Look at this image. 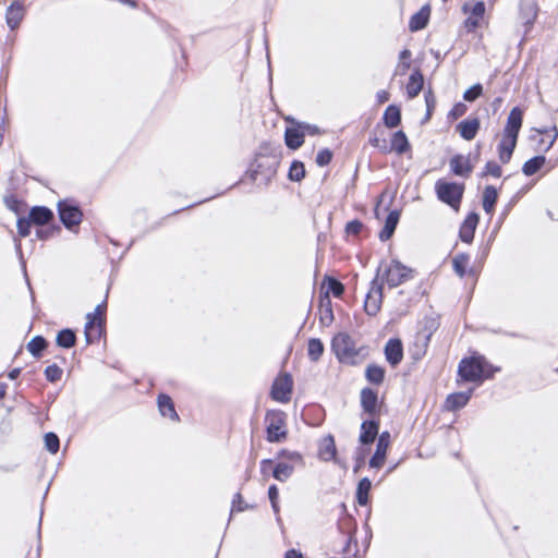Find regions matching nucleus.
<instances>
[{
	"label": "nucleus",
	"mask_w": 558,
	"mask_h": 558,
	"mask_svg": "<svg viewBox=\"0 0 558 558\" xmlns=\"http://www.w3.org/2000/svg\"><path fill=\"white\" fill-rule=\"evenodd\" d=\"M523 122V111L519 107L511 109L506 126L504 129L502 138L498 145V155L502 163L509 162L513 150L517 146L518 135Z\"/></svg>",
	"instance_id": "obj_1"
},
{
	"label": "nucleus",
	"mask_w": 558,
	"mask_h": 558,
	"mask_svg": "<svg viewBox=\"0 0 558 558\" xmlns=\"http://www.w3.org/2000/svg\"><path fill=\"white\" fill-rule=\"evenodd\" d=\"M498 371L499 368H494L483 356H472L461 360L458 374L465 381L482 383Z\"/></svg>",
	"instance_id": "obj_2"
},
{
	"label": "nucleus",
	"mask_w": 558,
	"mask_h": 558,
	"mask_svg": "<svg viewBox=\"0 0 558 558\" xmlns=\"http://www.w3.org/2000/svg\"><path fill=\"white\" fill-rule=\"evenodd\" d=\"M412 272L413 270L411 268L397 259H392L389 263L381 262L379 264L375 279L383 284L386 282L389 288H396L410 280L413 277Z\"/></svg>",
	"instance_id": "obj_3"
},
{
	"label": "nucleus",
	"mask_w": 558,
	"mask_h": 558,
	"mask_svg": "<svg viewBox=\"0 0 558 558\" xmlns=\"http://www.w3.org/2000/svg\"><path fill=\"white\" fill-rule=\"evenodd\" d=\"M332 351L338 360L347 364H356L360 356V349L355 347L352 338L347 333H338L331 342Z\"/></svg>",
	"instance_id": "obj_4"
},
{
	"label": "nucleus",
	"mask_w": 558,
	"mask_h": 558,
	"mask_svg": "<svg viewBox=\"0 0 558 558\" xmlns=\"http://www.w3.org/2000/svg\"><path fill=\"white\" fill-rule=\"evenodd\" d=\"M435 190L438 198L453 209H458L464 191V185L454 182L437 181Z\"/></svg>",
	"instance_id": "obj_5"
},
{
	"label": "nucleus",
	"mask_w": 558,
	"mask_h": 558,
	"mask_svg": "<svg viewBox=\"0 0 558 558\" xmlns=\"http://www.w3.org/2000/svg\"><path fill=\"white\" fill-rule=\"evenodd\" d=\"M106 303L97 305L93 313H88L85 324V338L87 343L94 342L101 335Z\"/></svg>",
	"instance_id": "obj_6"
},
{
	"label": "nucleus",
	"mask_w": 558,
	"mask_h": 558,
	"mask_svg": "<svg viewBox=\"0 0 558 558\" xmlns=\"http://www.w3.org/2000/svg\"><path fill=\"white\" fill-rule=\"evenodd\" d=\"M267 440L278 442L286 437L283 413L280 411H269L266 414Z\"/></svg>",
	"instance_id": "obj_7"
},
{
	"label": "nucleus",
	"mask_w": 558,
	"mask_h": 558,
	"mask_svg": "<svg viewBox=\"0 0 558 558\" xmlns=\"http://www.w3.org/2000/svg\"><path fill=\"white\" fill-rule=\"evenodd\" d=\"M383 303V283L378 282L377 279H373L371 288L366 294L364 302V310L366 314L375 316L381 307Z\"/></svg>",
	"instance_id": "obj_8"
},
{
	"label": "nucleus",
	"mask_w": 558,
	"mask_h": 558,
	"mask_svg": "<svg viewBox=\"0 0 558 558\" xmlns=\"http://www.w3.org/2000/svg\"><path fill=\"white\" fill-rule=\"evenodd\" d=\"M286 120L293 124L286 129V145L291 149H298L303 145L304 142V129H310L311 125L306 123H295L294 119L292 118H287Z\"/></svg>",
	"instance_id": "obj_9"
},
{
	"label": "nucleus",
	"mask_w": 558,
	"mask_h": 558,
	"mask_svg": "<svg viewBox=\"0 0 558 558\" xmlns=\"http://www.w3.org/2000/svg\"><path fill=\"white\" fill-rule=\"evenodd\" d=\"M58 210L60 220L68 229H72L81 223L83 215L77 206H74L66 201H62L58 204Z\"/></svg>",
	"instance_id": "obj_10"
},
{
	"label": "nucleus",
	"mask_w": 558,
	"mask_h": 558,
	"mask_svg": "<svg viewBox=\"0 0 558 558\" xmlns=\"http://www.w3.org/2000/svg\"><path fill=\"white\" fill-rule=\"evenodd\" d=\"M292 392V379L288 374L278 377L271 389V397L278 402H288Z\"/></svg>",
	"instance_id": "obj_11"
},
{
	"label": "nucleus",
	"mask_w": 558,
	"mask_h": 558,
	"mask_svg": "<svg viewBox=\"0 0 558 558\" xmlns=\"http://www.w3.org/2000/svg\"><path fill=\"white\" fill-rule=\"evenodd\" d=\"M389 445L390 434L388 432L381 433L377 440L375 453L369 460V466L372 469H380L384 465Z\"/></svg>",
	"instance_id": "obj_12"
},
{
	"label": "nucleus",
	"mask_w": 558,
	"mask_h": 558,
	"mask_svg": "<svg viewBox=\"0 0 558 558\" xmlns=\"http://www.w3.org/2000/svg\"><path fill=\"white\" fill-rule=\"evenodd\" d=\"M450 168L456 175L468 178L473 170L470 156L456 155L450 159Z\"/></svg>",
	"instance_id": "obj_13"
},
{
	"label": "nucleus",
	"mask_w": 558,
	"mask_h": 558,
	"mask_svg": "<svg viewBox=\"0 0 558 558\" xmlns=\"http://www.w3.org/2000/svg\"><path fill=\"white\" fill-rule=\"evenodd\" d=\"M385 355L392 366H397L403 357L401 341L399 339H390L385 345Z\"/></svg>",
	"instance_id": "obj_14"
},
{
	"label": "nucleus",
	"mask_w": 558,
	"mask_h": 558,
	"mask_svg": "<svg viewBox=\"0 0 558 558\" xmlns=\"http://www.w3.org/2000/svg\"><path fill=\"white\" fill-rule=\"evenodd\" d=\"M478 222V215L471 213L460 227V239L465 243H471L474 238V232Z\"/></svg>",
	"instance_id": "obj_15"
},
{
	"label": "nucleus",
	"mask_w": 558,
	"mask_h": 558,
	"mask_svg": "<svg viewBox=\"0 0 558 558\" xmlns=\"http://www.w3.org/2000/svg\"><path fill=\"white\" fill-rule=\"evenodd\" d=\"M472 393L473 389H470L469 391L449 395L446 399L445 408L449 411H456L463 408L469 402Z\"/></svg>",
	"instance_id": "obj_16"
},
{
	"label": "nucleus",
	"mask_w": 558,
	"mask_h": 558,
	"mask_svg": "<svg viewBox=\"0 0 558 558\" xmlns=\"http://www.w3.org/2000/svg\"><path fill=\"white\" fill-rule=\"evenodd\" d=\"M457 130L462 138L471 141L480 130V121L476 118L463 120L457 125Z\"/></svg>",
	"instance_id": "obj_17"
},
{
	"label": "nucleus",
	"mask_w": 558,
	"mask_h": 558,
	"mask_svg": "<svg viewBox=\"0 0 558 558\" xmlns=\"http://www.w3.org/2000/svg\"><path fill=\"white\" fill-rule=\"evenodd\" d=\"M24 16V8L20 2L12 3L5 13L8 26L13 31L19 27Z\"/></svg>",
	"instance_id": "obj_18"
},
{
	"label": "nucleus",
	"mask_w": 558,
	"mask_h": 558,
	"mask_svg": "<svg viewBox=\"0 0 558 558\" xmlns=\"http://www.w3.org/2000/svg\"><path fill=\"white\" fill-rule=\"evenodd\" d=\"M377 392L369 389L364 388L361 391V403L365 412H367L369 415H373L376 412L377 408Z\"/></svg>",
	"instance_id": "obj_19"
},
{
	"label": "nucleus",
	"mask_w": 558,
	"mask_h": 558,
	"mask_svg": "<svg viewBox=\"0 0 558 558\" xmlns=\"http://www.w3.org/2000/svg\"><path fill=\"white\" fill-rule=\"evenodd\" d=\"M378 434V424L375 421H364L361 425L360 441L364 445L375 440Z\"/></svg>",
	"instance_id": "obj_20"
},
{
	"label": "nucleus",
	"mask_w": 558,
	"mask_h": 558,
	"mask_svg": "<svg viewBox=\"0 0 558 558\" xmlns=\"http://www.w3.org/2000/svg\"><path fill=\"white\" fill-rule=\"evenodd\" d=\"M399 218H400L399 211L393 210V211L389 213V215L386 218L385 226L379 233V239L381 241H387L392 236V234L397 228Z\"/></svg>",
	"instance_id": "obj_21"
},
{
	"label": "nucleus",
	"mask_w": 558,
	"mask_h": 558,
	"mask_svg": "<svg viewBox=\"0 0 558 558\" xmlns=\"http://www.w3.org/2000/svg\"><path fill=\"white\" fill-rule=\"evenodd\" d=\"M53 217L52 211L47 207H33L29 211V219L35 225H46L48 223Z\"/></svg>",
	"instance_id": "obj_22"
},
{
	"label": "nucleus",
	"mask_w": 558,
	"mask_h": 558,
	"mask_svg": "<svg viewBox=\"0 0 558 558\" xmlns=\"http://www.w3.org/2000/svg\"><path fill=\"white\" fill-rule=\"evenodd\" d=\"M429 13H430L429 8L423 7L418 12H416L414 15H412L410 23H409V28L412 32L423 29L427 25V22L429 19Z\"/></svg>",
	"instance_id": "obj_23"
},
{
	"label": "nucleus",
	"mask_w": 558,
	"mask_h": 558,
	"mask_svg": "<svg viewBox=\"0 0 558 558\" xmlns=\"http://www.w3.org/2000/svg\"><path fill=\"white\" fill-rule=\"evenodd\" d=\"M410 148L408 137L402 131H397L392 134L391 144L389 146L390 153L396 151L399 155L404 154Z\"/></svg>",
	"instance_id": "obj_24"
},
{
	"label": "nucleus",
	"mask_w": 558,
	"mask_h": 558,
	"mask_svg": "<svg viewBox=\"0 0 558 558\" xmlns=\"http://www.w3.org/2000/svg\"><path fill=\"white\" fill-rule=\"evenodd\" d=\"M158 408L162 416L169 417L172 421L179 420V415L174 410V405L170 397L160 395L158 397Z\"/></svg>",
	"instance_id": "obj_25"
},
{
	"label": "nucleus",
	"mask_w": 558,
	"mask_h": 558,
	"mask_svg": "<svg viewBox=\"0 0 558 558\" xmlns=\"http://www.w3.org/2000/svg\"><path fill=\"white\" fill-rule=\"evenodd\" d=\"M424 80L422 73L416 70L414 71L409 78L407 84V94L409 98L416 97L423 88Z\"/></svg>",
	"instance_id": "obj_26"
},
{
	"label": "nucleus",
	"mask_w": 558,
	"mask_h": 558,
	"mask_svg": "<svg viewBox=\"0 0 558 558\" xmlns=\"http://www.w3.org/2000/svg\"><path fill=\"white\" fill-rule=\"evenodd\" d=\"M520 12L525 24H531L537 15V4L535 0H521Z\"/></svg>",
	"instance_id": "obj_27"
},
{
	"label": "nucleus",
	"mask_w": 558,
	"mask_h": 558,
	"mask_svg": "<svg viewBox=\"0 0 558 558\" xmlns=\"http://www.w3.org/2000/svg\"><path fill=\"white\" fill-rule=\"evenodd\" d=\"M336 456V445L332 436L325 437L319 446V457L324 461H330Z\"/></svg>",
	"instance_id": "obj_28"
},
{
	"label": "nucleus",
	"mask_w": 558,
	"mask_h": 558,
	"mask_svg": "<svg viewBox=\"0 0 558 558\" xmlns=\"http://www.w3.org/2000/svg\"><path fill=\"white\" fill-rule=\"evenodd\" d=\"M497 198V190L492 185L486 186L483 193V209L486 214H493Z\"/></svg>",
	"instance_id": "obj_29"
},
{
	"label": "nucleus",
	"mask_w": 558,
	"mask_h": 558,
	"mask_svg": "<svg viewBox=\"0 0 558 558\" xmlns=\"http://www.w3.org/2000/svg\"><path fill=\"white\" fill-rule=\"evenodd\" d=\"M294 465L289 462H279L272 470V476L279 482L288 481L293 474Z\"/></svg>",
	"instance_id": "obj_30"
},
{
	"label": "nucleus",
	"mask_w": 558,
	"mask_h": 558,
	"mask_svg": "<svg viewBox=\"0 0 558 558\" xmlns=\"http://www.w3.org/2000/svg\"><path fill=\"white\" fill-rule=\"evenodd\" d=\"M383 120L386 126L388 128L398 126L401 121L400 109L395 105L388 106L387 109L385 110Z\"/></svg>",
	"instance_id": "obj_31"
},
{
	"label": "nucleus",
	"mask_w": 558,
	"mask_h": 558,
	"mask_svg": "<svg viewBox=\"0 0 558 558\" xmlns=\"http://www.w3.org/2000/svg\"><path fill=\"white\" fill-rule=\"evenodd\" d=\"M545 156H535L525 161V163L522 167V172L525 175L531 177L535 174L545 165Z\"/></svg>",
	"instance_id": "obj_32"
},
{
	"label": "nucleus",
	"mask_w": 558,
	"mask_h": 558,
	"mask_svg": "<svg viewBox=\"0 0 558 558\" xmlns=\"http://www.w3.org/2000/svg\"><path fill=\"white\" fill-rule=\"evenodd\" d=\"M469 264L470 256L464 253L457 254L452 259L453 270L460 278L465 276Z\"/></svg>",
	"instance_id": "obj_33"
},
{
	"label": "nucleus",
	"mask_w": 558,
	"mask_h": 558,
	"mask_svg": "<svg viewBox=\"0 0 558 558\" xmlns=\"http://www.w3.org/2000/svg\"><path fill=\"white\" fill-rule=\"evenodd\" d=\"M372 488L369 478L363 477L356 488V500L361 506H366L368 502V493Z\"/></svg>",
	"instance_id": "obj_34"
},
{
	"label": "nucleus",
	"mask_w": 558,
	"mask_h": 558,
	"mask_svg": "<svg viewBox=\"0 0 558 558\" xmlns=\"http://www.w3.org/2000/svg\"><path fill=\"white\" fill-rule=\"evenodd\" d=\"M75 333L71 329H63L57 335V344L61 348H72L75 344Z\"/></svg>",
	"instance_id": "obj_35"
},
{
	"label": "nucleus",
	"mask_w": 558,
	"mask_h": 558,
	"mask_svg": "<svg viewBox=\"0 0 558 558\" xmlns=\"http://www.w3.org/2000/svg\"><path fill=\"white\" fill-rule=\"evenodd\" d=\"M324 352V344L319 339L313 338L310 339L307 344V353L308 357L316 362L320 359Z\"/></svg>",
	"instance_id": "obj_36"
},
{
	"label": "nucleus",
	"mask_w": 558,
	"mask_h": 558,
	"mask_svg": "<svg viewBox=\"0 0 558 558\" xmlns=\"http://www.w3.org/2000/svg\"><path fill=\"white\" fill-rule=\"evenodd\" d=\"M365 376L369 383L379 385L384 380L385 371L383 367L378 365H369L366 368Z\"/></svg>",
	"instance_id": "obj_37"
},
{
	"label": "nucleus",
	"mask_w": 558,
	"mask_h": 558,
	"mask_svg": "<svg viewBox=\"0 0 558 558\" xmlns=\"http://www.w3.org/2000/svg\"><path fill=\"white\" fill-rule=\"evenodd\" d=\"M47 342L46 340L40 337L36 336L34 337L27 344L28 351L35 356L38 357L40 353L46 349Z\"/></svg>",
	"instance_id": "obj_38"
},
{
	"label": "nucleus",
	"mask_w": 558,
	"mask_h": 558,
	"mask_svg": "<svg viewBox=\"0 0 558 558\" xmlns=\"http://www.w3.org/2000/svg\"><path fill=\"white\" fill-rule=\"evenodd\" d=\"M305 177L304 165L301 161H293L289 170V179L299 182Z\"/></svg>",
	"instance_id": "obj_39"
},
{
	"label": "nucleus",
	"mask_w": 558,
	"mask_h": 558,
	"mask_svg": "<svg viewBox=\"0 0 558 558\" xmlns=\"http://www.w3.org/2000/svg\"><path fill=\"white\" fill-rule=\"evenodd\" d=\"M44 439L46 449L52 454L57 453L60 447L59 437L50 432L45 435Z\"/></svg>",
	"instance_id": "obj_40"
},
{
	"label": "nucleus",
	"mask_w": 558,
	"mask_h": 558,
	"mask_svg": "<svg viewBox=\"0 0 558 558\" xmlns=\"http://www.w3.org/2000/svg\"><path fill=\"white\" fill-rule=\"evenodd\" d=\"M411 56H412V53L408 49H404L400 52V56H399L400 62L397 66V71H396L397 74H404L409 70V68L411 65V63H410Z\"/></svg>",
	"instance_id": "obj_41"
},
{
	"label": "nucleus",
	"mask_w": 558,
	"mask_h": 558,
	"mask_svg": "<svg viewBox=\"0 0 558 558\" xmlns=\"http://www.w3.org/2000/svg\"><path fill=\"white\" fill-rule=\"evenodd\" d=\"M45 375L47 380L56 383L61 378L62 369L58 365L52 364L46 367Z\"/></svg>",
	"instance_id": "obj_42"
},
{
	"label": "nucleus",
	"mask_w": 558,
	"mask_h": 558,
	"mask_svg": "<svg viewBox=\"0 0 558 558\" xmlns=\"http://www.w3.org/2000/svg\"><path fill=\"white\" fill-rule=\"evenodd\" d=\"M482 93H483L482 85L475 84L464 92L463 99L469 102L474 101L482 95Z\"/></svg>",
	"instance_id": "obj_43"
},
{
	"label": "nucleus",
	"mask_w": 558,
	"mask_h": 558,
	"mask_svg": "<svg viewBox=\"0 0 558 558\" xmlns=\"http://www.w3.org/2000/svg\"><path fill=\"white\" fill-rule=\"evenodd\" d=\"M327 288L337 298L341 296L344 291L343 284L335 278H328Z\"/></svg>",
	"instance_id": "obj_44"
},
{
	"label": "nucleus",
	"mask_w": 558,
	"mask_h": 558,
	"mask_svg": "<svg viewBox=\"0 0 558 558\" xmlns=\"http://www.w3.org/2000/svg\"><path fill=\"white\" fill-rule=\"evenodd\" d=\"M501 173H502V171H501L500 166L495 161H488L485 165V168L483 171V175H492L494 178L501 177Z\"/></svg>",
	"instance_id": "obj_45"
},
{
	"label": "nucleus",
	"mask_w": 558,
	"mask_h": 558,
	"mask_svg": "<svg viewBox=\"0 0 558 558\" xmlns=\"http://www.w3.org/2000/svg\"><path fill=\"white\" fill-rule=\"evenodd\" d=\"M332 159V153L325 148L318 151L316 156V163L320 167L327 166Z\"/></svg>",
	"instance_id": "obj_46"
},
{
	"label": "nucleus",
	"mask_w": 558,
	"mask_h": 558,
	"mask_svg": "<svg viewBox=\"0 0 558 558\" xmlns=\"http://www.w3.org/2000/svg\"><path fill=\"white\" fill-rule=\"evenodd\" d=\"M33 222L29 218H19L17 220V231L21 236H27L31 232V225Z\"/></svg>",
	"instance_id": "obj_47"
},
{
	"label": "nucleus",
	"mask_w": 558,
	"mask_h": 558,
	"mask_svg": "<svg viewBox=\"0 0 558 558\" xmlns=\"http://www.w3.org/2000/svg\"><path fill=\"white\" fill-rule=\"evenodd\" d=\"M369 143L373 147L377 148L379 151L384 154L390 153L389 145L387 144L385 138L374 136L369 138Z\"/></svg>",
	"instance_id": "obj_48"
},
{
	"label": "nucleus",
	"mask_w": 558,
	"mask_h": 558,
	"mask_svg": "<svg viewBox=\"0 0 558 558\" xmlns=\"http://www.w3.org/2000/svg\"><path fill=\"white\" fill-rule=\"evenodd\" d=\"M268 497L271 502V507H272L274 511L277 513L279 511V507H278L279 492H278V488L276 485H271L268 488Z\"/></svg>",
	"instance_id": "obj_49"
},
{
	"label": "nucleus",
	"mask_w": 558,
	"mask_h": 558,
	"mask_svg": "<svg viewBox=\"0 0 558 558\" xmlns=\"http://www.w3.org/2000/svg\"><path fill=\"white\" fill-rule=\"evenodd\" d=\"M425 102H426V109H427V118H429L432 114V111L434 110V108L436 106V98L430 89L425 93Z\"/></svg>",
	"instance_id": "obj_50"
},
{
	"label": "nucleus",
	"mask_w": 558,
	"mask_h": 558,
	"mask_svg": "<svg viewBox=\"0 0 558 558\" xmlns=\"http://www.w3.org/2000/svg\"><path fill=\"white\" fill-rule=\"evenodd\" d=\"M362 228H363V225H362L361 221L352 220V221L347 223L345 231L349 234L356 235V234H359L361 232Z\"/></svg>",
	"instance_id": "obj_51"
},
{
	"label": "nucleus",
	"mask_w": 558,
	"mask_h": 558,
	"mask_svg": "<svg viewBox=\"0 0 558 558\" xmlns=\"http://www.w3.org/2000/svg\"><path fill=\"white\" fill-rule=\"evenodd\" d=\"M265 165L260 161V157L258 156L254 163H252L251 166V177L253 180H256L257 179V174L262 172V168L264 167Z\"/></svg>",
	"instance_id": "obj_52"
},
{
	"label": "nucleus",
	"mask_w": 558,
	"mask_h": 558,
	"mask_svg": "<svg viewBox=\"0 0 558 558\" xmlns=\"http://www.w3.org/2000/svg\"><path fill=\"white\" fill-rule=\"evenodd\" d=\"M485 13V4L484 2L482 1H478L476 3L473 4L472 7V15L480 19L484 15Z\"/></svg>",
	"instance_id": "obj_53"
},
{
	"label": "nucleus",
	"mask_w": 558,
	"mask_h": 558,
	"mask_svg": "<svg viewBox=\"0 0 558 558\" xmlns=\"http://www.w3.org/2000/svg\"><path fill=\"white\" fill-rule=\"evenodd\" d=\"M332 319L333 315L329 306H327L325 310H322L320 320L323 324L328 325L332 322Z\"/></svg>",
	"instance_id": "obj_54"
},
{
	"label": "nucleus",
	"mask_w": 558,
	"mask_h": 558,
	"mask_svg": "<svg viewBox=\"0 0 558 558\" xmlns=\"http://www.w3.org/2000/svg\"><path fill=\"white\" fill-rule=\"evenodd\" d=\"M246 509V506L243 505L242 496L241 494H236L232 501V511H243Z\"/></svg>",
	"instance_id": "obj_55"
},
{
	"label": "nucleus",
	"mask_w": 558,
	"mask_h": 558,
	"mask_svg": "<svg viewBox=\"0 0 558 558\" xmlns=\"http://www.w3.org/2000/svg\"><path fill=\"white\" fill-rule=\"evenodd\" d=\"M557 136H558V131H557L556 128H554L553 129V134L548 135L549 140H548V142L546 144L545 150H548V149L551 148V146L554 145V143H555L556 138H557Z\"/></svg>",
	"instance_id": "obj_56"
},
{
	"label": "nucleus",
	"mask_w": 558,
	"mask_h": 558,
	"mask_svg": "<svg viewBox=\"0 0 558 558\" xmlns=\"http://www.w3.org/2000/svg\"><path fill=\"white\" fill-rule=\"evenodd\" d=\"M376 97L379 104H384L389 100V93L383 89L377 92Z\"/></svg>",
	"instance_id": "obj_57"
},
{
	"label": "nucleus",
	"mask_w": 558,
	"mask_h": 558,
	"mask_svg": "<svg viewBox=\"0 0 558 558\" xmlns=\"http://www.w3.org/2000/svg\"><path fill=\"white\" fill-rule=\"evenodd\" d=\"M281 456H286L291 462H301L302 458L298 452H282Z\"/></svg>",
	"instance_id": "obj_58"
},
{
	"label": "nucleus",
	"mask_w": 558,
	"mask_h": 558,
	"mask_svg": "<svg viewBox=\"0 0 558 558\" xmlns=\"http://www.w3.org/2000/svg\"><path fill=\"white\" fill-rule=\"evenodd\" d=\"M277 160H276V157L272 158L271 162L270 163H267V175H272L276 173V167H277Z\"/></svg>",
	"instance_id": "obj_59"
},
{
	"label": "nucleus",
	"mask_w": 558,
	"mask_h": 558,
	"mask_svg": "<svg viewBox=\"0 0 558 558\" xmlns=\"http://www.w3.org/2000/svg\"><path fill=\"white\" fill-rule=\"evenodd\" d=\"M272 464V461L269 459H265L260 462V471L263 474H266L268 472V466Z\"/></svg>",
	"instance_id": "obj_60"
},
{
	"label": "nucleus",
	"mask_w": 558,
	"mask_h": 558,
	"mask_svg": "<svg viewBox=\"0 0 558 558\" xmlns=\"http://www.w3.org/2000/svg\"><path fill=\"white\" fill-rule=\"evenodd\" d=\"M286 558H303V556L300 551L290 549L286 553Z\"/></svg>",
	"instance_id": "obj_61"
},
{
	"label": "nucleus",
	"mask_w": 558,
	"mask_h": 558,
	"mask_svg": "<svg viewBox=\"0 0 558 558\" xmlns=\"http://www.w3.org/2000/svg\"><path fill=\"white\" fill-rule=\"evenodd\" d=\"M464 110H465L464 105L458 104V105L454 106V108L452 110V113L454 116L463 114Z\"/></svg>",
	"instance_id": "obj_62"
},
{
	"label": "nucleus",
	"mask_w": 558,
	"mask_h": 558,
	"mask_svg": "<svg viewBox=\"0 0 558 558\" xmlns=\"http://www.w3.org/2000/svg\"><path fill=\"white\" fill-rule=\"evenodd\" d=\"M466 24L472 27H476L478 25V19L475 16H471L468 19Z\"/></svg>",
	"instance_id": "obj_63"
},
{
	"label": "nucleus",
	"mask_w": 558,
	"mask_h": 558,
	"mask_svg": "<svg viewBox=\"0 0 558 558\" xmlns=\"http://www.w3.org/2000/svg\"><path fill=\"white\" fill-rule=\"evenodd\" d=\"M20 372H21V371H20V368H14V369H12V371L9 373V377H10L11 379H15V378H17V376L20 375Z\"/></svg>",
	"instance_id": "obj_64"
}]
</instances>
